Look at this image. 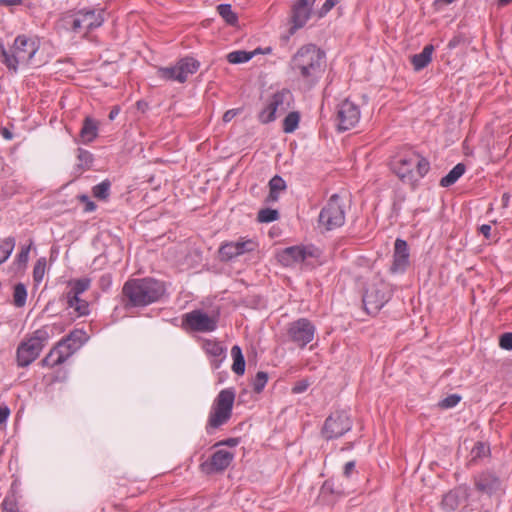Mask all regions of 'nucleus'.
I'll return each mask as SVG.
<instances>
[{"label":"nucleus","mask_w":512,"mask_h":512,"mask_svg":"<svg viewBox=\"0 0 512 512\" xmlns=\"http://www.w3.org/2000/svg\"><path fill=\"white\" fill-rule=\"evenodd\" d=\"M292 71L307 89L321 78L325 67V53L314 44L302 46L290 61Z\"/></svg>","instance_id":"obj_1"},{"label":"nucleus","mask_w":512,"mask_h":512,"mask_svg":"<svg viewBox=\"0 0 512 512\" xmlns=\"http://www.w3.org/2000/svg\"><path fill=\"white\" fill-rule=\"evenodd\" d=\"M162 281L151 277L133 278L125 282L122 288L125 308L146 307L158 302L165 294Z\"/></svg>","instance_id":"obj_2"},{"label":"nucleus","mask_w":512,"mask_h":512,"mask_svg":"<svg viewBox=\"0 0 512 512\" xmlns=\"http://www.w3.org/2000/svg\"><path fill=\"white\" fill-rule=\"evenodd\" d=\"M391 169L402 182L415 185L429 172L430 162L419 153L408 150L393 158Z\"/></svg>","instance_id":"obj_3"},{"label":"nucleus","mask_w":512,"mask_h":512,"mask_svg":"<svg viewBox=\"0 0 512 512\" xmlns=\"http://www.w3.org/2000/svg\"><path fill=\"white\" fill-rule=\"evenodd\" d=\"M38 49L39 43L36 39L19 35L9 49L0 43V61L9 71L16 72L20 65L32 63Z\"/></svg>","instance_id":"obj_4"},{"label":"nucleus","mask_w":512,"mask_h":512,"mask_svg":"<svg viewBox=\"0 0 512 512\" xmlns=\"http://www.w3.org/2000/svg\"><path fill=\"white\" fill-rule=\"evenodd\" d=\"M54 334L53 327L48 325L33 332L32 336L17 348V363L20 367L30 365L41 353L47 341Z\"/></svg>","instance_id":"obj_5"},{"label":"nucleus","mask_w":512,"mask_h":512,"mask_svg":"<svg viewBox=\"0 0 512 512\" xmlns=\"http://www.w3.org/2000/svg\"><path fill=\"white\" fill-rule=\"evenodd\" d=\"M235 391L232 388L221 390L215 398L206 424V432L211 434L213 430L226 424L232 416Z\"/></svg>","instance_id":"obj_6"},{"label":"nucleus","mask_w":512,"mask_h":512,"mask_svg":"<svg viewBox=\"0 0 512 512\" xmlns=\"http://www.w3.org/2000/svg\"><path fill=\"white\" fill-rule=\"evenodd\" d=\"M346 204L339 194H333L319 214V225L327 231L341 227L345 223Z\"/></svg>","instance_id":"obj_7"},{"label":"nucleus","mask_w":512,"mask_h":512,"mask_svg":"<svg viewBox=\"0 0 512 512\" xmlns=\"http://www.w3.org/2000/svg\"><path fill=\"white\" fill-rule=\"evenodd\" d=\"M392 290L390 285L382 279L370 283L363 295V304L366 312L376 315L383 306L390 300Z\"/></svg>","instance_id":"obj_8"},{"label":"nucleus","mask_w":512,"mask_h":512,"mask_svg":"<svg viewBox=\"0 0 512 512\" xmlns=\"http://www.w3.org/2000/svg\"><path fill=\"white\" fill-rule=\"evenodd\" d=\"M200 63L192 57L180 59L174 66L158 67L156 74L165 81H177L184 83L189 75L197 72Z\"/></svg>","instance_id":"obj_9"},{"label":"nucleus","mask_w":512,"mask_h":512,"mask_svg":"<svg viewBox=\"0 0 512 512\" xmlns=\"http://www.w3.org/2000/svg\"><path fill=\"white\" fill-rule=\"evenodd\" d=\"M352 428V420L346 411H335L325 420L321 430L324 439L332 440L343 436Z\"/></svg>","instance_id":"obj_10"},{"label":"nucleus","mask_w":512,"mask_h":512,"mask_svg":"<svg viewBox=\"0 0 512 512\" xmlns=\"http://www.w3.org/2000/svg\"><path fill=\"white\" fill-rule=\"evenodd\" d=\"M316 327L307 318H299L287 325L288 340L299 348H304L315 336Z\"/></svg>","instance_id":"obj_11"},{"label":"nucleus","mask_w":512,"mask_h":512,"mask_svg":"<svg viewBox=\"0 0 512 512\" xmlns=\"http://www.w3.org/2000/svg\"><path fill=\"white\" fill-rule=\"evenodd\" d=\"M90 279L83 278L70 281L69 291L65 294L67 306L73 308L78 316H84L89 313V303L81 298V295L90 287Z\"/></svg>","instance_id":"obj_12"},{"label":"nucleus","mask_w":512,"mask_h":512,"mask_svg":"<svg viewBox=\"0 0 512 512\" xmlns=\"http://www.w3.org/2000/svg\"><path fill=\"white\" fill-rule=\"evenodd\" d=\"M360 120V108L349 99H345L336 108V122L339 131H347Z\"/></svg>","instance_id":"obj_13"},{"label":"nucleus","mask_w":512,"mask_h":512,"mask_svg":"<svg viewBox=\"0 0 512 512\" xmlns=\"http://www.w3.org/2000/svg\"><path fill=\"white\" fill-rule=\"evenodd\" d=\"M183 324L195 332H212L217 328L218 316H209L203 310L197 309L184 315Z\"/></svg>","instance_id":"obj_14"},{"label":"nucleus","mask_w":512,"mask_h":512,"mask_svg":"<svg viewBox=\"0 0 512 512\" xmlns=\"http://www.w3.org/2000/svg\"><path fill=\"white\" fill-rule=\"evenodd\" d=\"M257 248V243L252 239L240 238L238 241L222 243L218 253L221 261L228 262L232 259L252 252Z\"/></svg>","instance_id":"obj_15"},{"label":"nucleus","mask_w":512,"mask_h":512,"mask_svg":"<svg viewBox=\"0 0 512 512\" xmlns=\"http://www.w3.org/2000/svg\"><path fill=\"white\" fill-rule=\"evenodd\" d=\"M319 256L320 251L313 246H291L282 251L280 261L285 266H293Z\"/></svg>","instance_id":"obj_16"},{"label":"nucleus","mask_w":512,"mask_h":512,"mask_svg":"<svg viewBox=\"0 0 512 512\" xmlns=\"http://www.w3.org/2000/svg\"><path fill=\"white\" fill-rule=\"evenodd\" d=\"M234 459V453L227 450H217L210 459L200 464L203 473L210 475L226 470Z\"/></svg>","instance_id":"obj_17"},{"label":"nucleus","mask_w":512,"mask_h":512,"mask_svg":"<svg viewBox=\"0 0 512 512\" xmlns=\"http://www.w3.org/2000/svg\"><path fill=\"white\" fill-rule=\"evenodd\" d=\"M473 482L479 493L492 496L501 488L500 478L490 470H485L473 476Z\"/></svg>","instance_id":"obj_18"},{"label":"nucleus","mask_w":512,"mask_h":512,"mask_svg":"<svg viewBox=\"0 0 512 512\" xmlns=\"http://www.w3.org/2000/svg\"><path fill=\"white\" fill-rule=\"evenodd\" d=\"M470 497V489L466 484L457 486L447 492L441 501V507L446 512L455 511L464 501Z\"/></svg>","instance_id":"obj_19"},{"label":"nucleus","mask_w":512,"mask_h":512,"mask_svg":"<svg viewBox=\"0 0 512 512\" xmlns=\"http://www.w3.org/2000/svg\"><path fill=\"white\" fill-rule=\"evenodd\" d=\"M315 0H299L292 7V27L290 33L293 34L296 30L302 28L311 15V7Z\"/></svg>","instance_id":"obj_20"},{"label":"nucleus","mask_w":512,"mask_h":512,"mask_svg":"<svg viewBox=\"0 0 512 512\" xmlns=\"http://www.w3.org/2000/svg\"><path fill=\"white\" fill-rule=\"evenodd\" d=\"M409 248L405 240L397 238L394 243L393 272H404L409 265Z\"/></svg>","instance_id":"obj_21"},{"label":"nucleus","mask_w":512,"mask_h":512,"mask_svg":"<svg viewBox=\"0 0 512 512\" xmlns=\"http://www.w3.org/2000/svg\"><path fill=\"white\" fill-rule=\"evenodd\" d=\"M90 16L83 15V11L64 14L60 20L62 28L82 34L83 22H89Z\"/></svg>","instance_id":"obj_22"},{"label":"nucleus","mask_w":512,"mask_h":512,"mask_svg":"<svg viewBox=\"0 0 512 512\" xmlns=\"http://www.w3.org/2000/svg\"><path fill=\"white\" fill-rule=\"evenodd\" d=\"M291 101L292 94L287 89L277 91L268 100V102L272 106V109L275 110L278 115H281L288 110Z\"/></svg>","instance_id":"obj_23"},{"label":"nucleus","mask_w":512,"mask_h":512,"mask_svg":"<svg viewBox=\"0 0 512 512\" xmlns=\"http://www.w3.org/2000/svg\"><path fill=\"white\" fill-rule=\"evenodd\" d=\"M434 46L432 44L426 45L423 50L411 57V63L415 71L424 69L432 60Z\"/></svg>","instance_id":"obj_24"},{"label":"nucleus","mask_w":512,"mask_h":512,"mask_svg":"<svg viewBox=\"0 0 512 512\" xmlns=\"http://www.w3.org/2000/svg\"><path fill=\"white\" fill-rule=\"evenodd\" d=\"M286 189V183L282 179V177L275 175L269 181V194L266 198V202H276L279 199V194L281 191Z\"/></svg>","instance_id":"obj_25"},{"label":"nucleus","mask_w":512,"mask_h":512,"mask_svg":"<svg viewBox=\"0 0 512 512\" xmlns=\"http://www.w3.org/2000/svg\"><path fill=\"white\" fill-rule=\"evenodd\" d=\"M79 137L83 143L91 142L96 138V120L93 117L85 118Z\"/></svg>","instance_id":"obj_26"},{"label":"nucleus","mask_w":512,"mask_h":512,"mask_svg":"<svg viewBox=\"0 0 512 512\" xmlns=\"http://www.w3.org/2000/svg\"><path fill=\"white\" fill-rule=\"evenodd\" d=\"M204 350L205 352L215 358H220L218 362H215L214 367L218 368L220 362L225 357V348L221 345L220 342L215 340H206L204 342Z\"/></svg>","instance_id":"obj_27"},{"label":"nucleus","mask_w":512,"mask_h":512,"mask_svg":"<svg viewBox=\"0 0 512 512\" xmlns=\"http://www.w3.org/2000/svg\"><path fill=\"white\" fill-rule=\"evenodd\" d=\"M466 166L463 163L456 164L447 175L441 178V187H450L458 181V179L465 173Z\"/></svg>","instance_id":"obj_28"},{"label":"nucleus","mask_w":512,"mask_h":512,"mask_svg":"<svg viewBox=\"0 0 512 512\" xmlns=\"http://www.w3.org/2000/svg\"><path fill=\"white\" fill-rule=\"evenodd\" d=\"M231 356L233 358L232 371L237 375H243L245 372V359L238 345H234L231 348Z\"/></svg>","instance_id":"obj_29"},{"label":"nucleus","mask_w":512,"mask_h":512,"mask_svg":"<svg viewBox=\"0 0 512 512\" xmlns=\"http://www.w3.org/2000/svg\"><path fill=\"white\" fill-rule=\"evenodd\" d=\"M217 12L218 14L223 18V20L230 26H236L238 23V16L237 14L232 10V7L230 4H219L217 6Z\"/></svg>","instance_id":"obj_30"},{"label":"nucleus","mask_w":512,"mask_h":512,"mask_svg":"<svg viewBox=\"0 0 512 512\" xmlns=\"http://www.w3.org/2000/svg\"><path fill=\"white\" fill-rule=\"evenodd\" d=\"M300 113L297 111L289 112L283 120V131L287 134L293 133L299 126Z\"/></svg>","instance_id":"obj_31"},{"label":"nucleus","mask_w":512,"mask_h":512,"mask_svg":"<svg viewBox=\"0 0 512 512\" xmlns=\"http://www.w3.org/2000/svg\"><path fill=\"white\" fill-rule=\"evenodd\" d=\"M16 240L14 237L0 239V265L4 263L14 250Z\"/></svg>","instance_id":"obj_32"},{"label":"nucleus","mask_w":512,"mask_h":512,"mask_svg":"<svg viewBox=\"0 0 512 512\" xmlns=\"http://www.w3.org/2000/svg\"><path fill=\"white\" fill-rule=\"evenodd\" d=\"M77 161L79 169L82 171L89 169L94 161L93 154L83 148H78Z\"/></svg>","instance_id":"obj_33"},{"label":"nucleus","mask_w":512,"mask_h":512,"mask_svg":"<svg viewBox=\"0 0 512 512\" xmlns=\"http://www.w3.org/2000/svg\"><path fill=\"white\" fill-rule=\"evenodd\" d=\"M254 56V52H247L244 50H238L230 52L227 55V60L231 64H240L248 62Z\"/></svg>","instance_id":"obj_34"},{"label":"nucleus","mask_w":512,"mask_h":512,"mask_svg":"<svg viewBox=\"0 0 512 512\" xmlns=\"http://www.w3.org/2000/svg\"><path fill=\"white\" fill-rule=\"evenodd\" d=\"M27 290L23 283L14 286L13 303L16 307H23L26 304Z\"/></svg>","instance_id":"obj_35"},{"label":"nucleus","mask_w":512,"mask_h":512,"mask_svg":"<svg viewBox=\"0 0 512 512\" xmlns=\"http://www.w3.org/2000/svg\"><path fill=\"white\" fill-rule=\"evenodd\" d=\"M62 339L67 343L77 344L78 347H81L86 342L87 337L84 331L75 329Z\"/></svg>","instance_id":"obj_36"},{"label":"nucleus","mask_w":512,"mask_h":512,"mask_svg":"<svg viewBox=\"0 0 512 512\" xmlns=\"http://www.w3.org/2000/svg\"><path fill=\"white\" fill-rule=\"evenodd\" d=\"M66 343L67 342L65 340L61 339L54 346V349L58 352L56 360L58 362H65L74 353V348H67Z\"/></svg>","instance_id":"obj_37"},{"label":"nucleus","mask_w":512,"mask_h":512,"mask_svg":"<svg viewBox=\"0 0 512 512\" xmlns=\"http://www.w3.org/2000/svg\"><path fill=\"white\" fill-rule=\"evenodd\" d=\"M277 115L276 111L272 109V106L268 102L267 105L259 112L258 120L262 124H268L273 122Z\"/></svg>","instance_id":"obj_38"},{"label":"nucleus","mask_w":512,"mask_h":512,"mask_svg":"<svg viewBox=\"0 0 512 512\" xmlns=\"http://www.w3.org/2000/svg\"><path fill=\"white\" fill-rule=\"evenodd\" d=\"M279 218V213L275 209L264 208L258 212L257 220L261 223H270Z\"/></svg>","instance_id":"obj_39"},{"label":"nucleus","mask_w":512,"mask_h":512,"mask_svg":"<svg viewBox=\"0 0 512 512\" xmlns=\"http://www.w3.org/2000/svg\"><path fill=\"white\" fill-rule=\"evenodd\" d=\"M268 381V374L263 371H259L253 378L252 387L255 393H261L265 388Z\"/></svg>","instance_id":"obj_40"},{"label":"nucleus","mask_w":512,"mask_h":512,"mask_svg":"<svg viewBox=\"0 0 512 512\" xmlns=\"http://www.w3.org/2000/svg\"><path fill=\"white\" fill-rule=\"evenodd\" d=\"M46 269V258L42 257L38 259L33 269V279L36 283H40L43 280Z\"/></svg>","instance_id":"obj_41"},{"label":"nucleus","mask_w":512,"mask_h":512,"mask_svg":"<svg viewBox=\"0 0 512 512\" xmlns=\"http://www.w3.org/2000/svg\"><path fill=\"white\" fill-rule=\"evenodd\" d=\"M58 352L54 349V347L50 350V352L41 360L40 364L43 367H54L57 365H61L63 362H58L57 360Z\"/></svg>","instance_id":"obj_42"},{"label":"nucleus","mask_w":512,"mask_h":512,"mask_svg":"<svg viewBox=\"0 0 512 512\" xmlns=\"http://www.w3.org/2000/svg\"><path fill=\"white\" fill-rule=\"evenodd\" d=\"M461 400L458 394H450L439 402V407L442 409H450L455 407Z\"/></svg>","instance_id":"obj_43"},{"label":"nucleus","mask_w":512,"mask_h":512,"mask_svg":"<svg viewBox=\"0 0 512 512\" xmlns=\"http://www.w3.org/2000/svg\"><path fill=\"white\" fill-rule=\"evenodd\" d=\"M83 15L90 16L88 24H87V22H83V24H82V35L87 36L92 31V29L96 23V17L94 15L93 10L83 12Z\"/></svg>","instance_id":"obj_44"},{"label":"nucleus","mask_w":512,"mask_h":512,"mask_svg":"<svg viewBox=\"0 0 512 512\" xmlns=\"http://www.w3.org/2000/svg\"><path fill=\"white\" fill-rule=\"evenodd\" d=\"M110 187L111 182L107 179L98 184V201L108 198Z\"/></svg>","instance_id":"obj_45"},{"label":"nucleus","mask_w":512,"mask_h":512,"mask_svg":"<svg viewBox=\"0 0 512 512\" xmlns=\"http://www.w3.org/2000/svg\"><path fill=\"white\" fill-rule=\"evenodd\" d=\"M488 452H489V447L486 446L484 443L478 442L473 447L471 454H472L473 460H475L477 458H481V457L485 456Z\"/></svg>","instance_id":"obj_46"},{"label":"nucleus","mask_w":512,"mask_h":512,"mask_svg":"<svg viewBox=\"0 0 512 512\" xmlns=\"http://www.w3.org/2000/svg\"><path fill=\"white\" fill-rule=\"evenodd\" d=\"M30 247H31V244H29L26 247H22L21 251L17 255L15 263L19 267H25L26 266V264L28 262Z\"/></svg>","instance_id":"obj_47"},{"label":"nucleus","mask_w":512,"mask_h":512,"mask_svg":"<svg viewBox=\"0 0 512 512\" xmlns=\"http://www.w3.org/2000/svg\"><path fill=\"white\" fill-rule=\"evenodd\" d=\"M499 346L505 350H512V333L506 332L500 336Z\"/></svg>","instance_id":"obj_48"},{"label":"nucleus","mask_w":512,"mask_h":512,"mask_svg":"<svg viewBox=\"0 0 512 512\" xmlns=\"http://www.w3.org/2000/svg\"><path fill=\"white\" fill-rule=\"evenodd\" d=\"M338 0H326L318 11V16L324 17L336 4Z\"/></svg>","instance_id":"obj_49"},{"label":"nucleus","mask_w":512,"mask_h":512,"mask_svg":"<svg viewBox=\"0 0 512 512\" xmlns=\"http://www.w3.org/2000/svg\"><path fill=\"white\" fill-rule=\"evenodd\" d=\"M2 511L3 512H19L17 508V504L15 501L10 499H4L2 502Z\"/></svg>","instance_id":"obj_50"},{"label":"nucleus","mask_w":512,"mask_h":512,"mask_svg":"<svg viewBox=\"0 0 512 512\" xmlns=\"http://www.w3.org/2000/svg\"><path fill=\"white\" fill-rule=\"evenodd\" d=\"M99 285L103 291H107L112 285V276L107 273L101 276Z\"/></svg>","instance_id":"obj_51"},{"label":"nucleus","mask_w":512,"mask_h":512,"mask_svg":"<svg viewBox=\"0 0 512 512\" xmlns=\"http://www.w3.org/2000/svg\"><path fill=\"white\" fill-rule=\"evenodd\" d=\"M356 463L355 461H349L344 465L343 475L346 478H350L353 473H356Z\"/></svg>","instance_id":"obj_52"},{"label":"nucleus","mask_w":512,"mask_h":512,"mask_svg":"<svg viewBox=\"0 0 512 512\" xmlns=\"http://www.w3.org/2000/svg\"><path fill=\"white\" fill-rule=\"evenodd\" d=\"M239 438H228L222 441H219L215 444L216 447L218 446H229V447H235L239 444Z\"/></svg>","instance_id":"obj_53"},{"label":"nucleus","mask_w":512,"mask_h":512,"mask_svg":"<svg viewBox=\"0 0 512 512\" xmlns=\"http://www.w3.org/2000/svg\"><path fill=\"white\" fill-rule=\"evenodd\" d=\"M81 202L86 204L85 211H93L95 209V204L93 201H90L87 195H79L77 197Z\"/></svg>","instance_id":"obj_54"},{"label":"nucleus","mask_w":512,"mask_h":512,"mask_svg":"<svg viewBox=\"0 0 512 512\" xmlns=\"http://www.w3.org/2000/svg\"><path fill=\"white\" fill-rule=\"evenodd\" d=\"M308 388V384L306 382H298L293 388H292V392L293 393H296V394H299V393H302L304 391H306V389Z\"/></svg>","instance_id":"obj_55"},{"label":"nucleus","mask_w":512,"mask_h":512,"mask_svg":"<svg viewBox=\"0 0 512 512\" xmlns=\"http://www.w3.org/2000/svg\"><path fill=\"white\" fill-rule=\"evenodd\" d=\"M237 114L238 110L236 109L227 110L223 115V121L230 122Z\"/></svg>","instance_id":"obj_56"},{"label":"nucleus","mask_w":512,"mask_h":512,"mask_svg":"<svg viewBox=\"0 0 512 512\" xmlns=\"http://www.w3.org/2000/svg\"><path fill=\"white\" fill-rule=\"evenodd\" d=\"M10 415V410L7 406L0 407V425L4 423Z\"/></svg>","instance_id":"obj_57"},{"label":"nucleus","mask_w":512,"mask_h":512,"mask_svg":"<svg viewBox=\"0 0 512 512\" xmlns=\"http://www.w3.org/2000/svg\"><path fill=\"white\" fill-rule=\"evenodd\" d=\"M479 232L486 238H490L491 226L489 224H483L479 227Z\"/></svg>","instance_id":"obj_58"},{"label":"nucleus","mask_w":512,"mask_h":512,"mask_svg":"<svg viewBox=\"0 0 512 512\" xmlns=\"http://www.w3.org/2000/svg\"><path fill=\"white\" fill-rule=\"evenodd\" d=\"M1 135L7 140H11L13 138V133L7 127L1 128Z\"/></svg>","instance_id":"obj_59"},{"label":"nucleus","mask_w":512,"mask_h":512,"mask_svg":"<svg viewBox=\"0 0 512 512\" xmlns=\"http://www.w3.org/2000/svg\"><path fill=\"white\" fill-rule=\"evenodd\" d=\"M120 112V107L119 106H114L110 113H109V120H114L116 118V116L119 114Z\"/></svg>","instance_id":"obj_60"},{"label":"nucleus","mask_w":512,"mask_h":512,"mask_svg":"<svg viewBox=\"0 0 512 512\" xmlns=\"http://www.w3.org/2000/svg\"><path fill=\"white\" fill-rule=\"evenodd\" d=\"M322 491L323 492H326V491H329L330 493H337V494H340L339 492H335L333 490V488L331 487V485L329 484L328 481H326L323 486H322Z\"/></svg>","instance_id":"obj_61"},{"label":"nucleus","mask_w":512,"mask_h":512,"mask_svg":"<svg viewBox=\"0 0 512 512\" xmlns=\"http://www.w3.org/2000/svg\"><path fill=\"white\" fill-rule=\"evenodd\" d=\"M44 379L47 381L48 385H52L55 381L58 380L57 376H45Z\"/></svg>","instance_id":"obj_62"},{"label":"nucleus","mask_w":512,"mask_h":512,"mask_svg":"<svg viewBox=\"0 0 512 512\" xmlns=\"http://www.w3.org/2000/svg\"><path fill=\"white\" fill-rule=\"evenodd\" d=\"M512 2V0H497V5L499 7H504V6H507L508 4H510Z\"/></svg>","instance_id":"obj_63"},{"label":"nucleus","mask_w":512,"mask_h":512,"mask_svg":"<svg viewBox=\"0 0 512 512\" xmlns=\"http://www.w3.org/2000/svg\"><path fill=\"white\" fill-rule=\"evenodd\" d=\"M21 0H5V6H12L19 4Z\"/></svg>","instance_id":"obj_64"}]
</instances>
